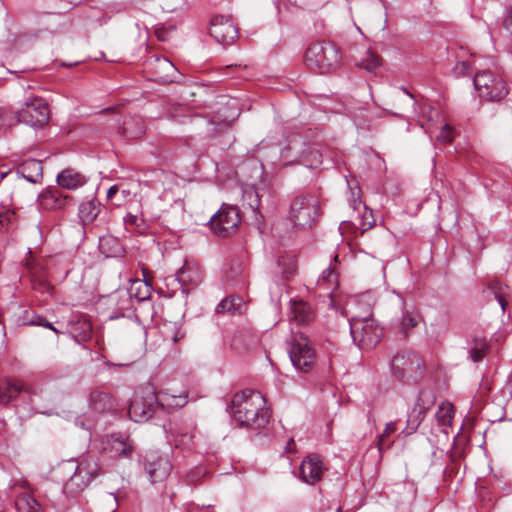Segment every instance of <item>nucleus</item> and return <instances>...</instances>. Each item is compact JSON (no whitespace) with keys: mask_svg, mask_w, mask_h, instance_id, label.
Returning a JSON list of instances; mask_svg holds the SVG:
<instances>
[{"mask_svg":"<svg viewBox=\"0 0 512 512\" xmlns=\"http://www.w3.org/2000/svg\"><path fill=\"white\" fill-rule=\"evenodd\" d=\"M229 411L235 422L252 430L264 428L271 417L263 395L259 391L250 389L233 396Z\"/></svg>","mask_w":512,"mask_h":512,"instance_id":"f257e3e1","label":"nucleus"},{"mask_svg":"<svg viewBox=\"0 0 512 512\" xmlns=\"http://www.w3.org/2000/svg\"><path fill=\"white\" fill-rule=\"evenodd\" d=\"M321 215L319 197L313 193L296 195L290 204L289 220L297 228H311Z\"/></svg>","mask_w":512,"mask_h":512,"instance_id":"f03ea898","label":"nucleus"},{"mask_svg":"<svg viewBox=\"0 0 512 512\" xmlns=\"http://www.w3.org/2000/svg\"><path fill=\"white\" fill-rule=\"evenodd\" d=\"M349 324L352 340L360 349H371L380 342L383 329L372 317L370 308L364 317H351Z\"/></svg>","mask_w":512,"mask_h":512,"instance_id":"7ed1b4c3","label":"nucleus"},{"mask_svg":"<svg viewBox=\"0 0 512 512\" xmlns=\"http://www.w3.org/2000/svg\"><path fill=\"white\" fill-rule=\"evenodd\" d=\"M339 62V50L329 41L311 43L305 52V64L307 67L320 73H326L336 68Z\"/></svg>","mask_w":512,"mask_h":512,"instance_id":"20e7f679","label":"nucleus"},{"mask_svg":"<svg viewBox=\"0 0 512 512\" xmlns=\"http://www.w3.org/2000/svg\"><path fill=\"white\" fill-rule=\"evenodd\" d=\"M101 468L96 456L88 455L78 463L74 474L65 484L64 490L75 495L84 490L90 482L100 474Z\"/></svg>","mask_w":512,"mask_h":512,"instance_id":"39448f33","label":"nucleus"},{"mask_svg":"<svg viewBox=\"0 0 512 512\" xmlns=\"http://www.w3.org/2000/svg\"><path fill=\"white\" fill-rule=\"evenodd\" d=\"M391 304L396 308L390 319V325L404 337L418 325L419 314L413 305H408L400 294L394 293L390 299Z\"/></svg>","mask_w":512,"mask_h":512,"instance_id":"423d86ee","label":"nucleus"},{"mask_svg":"<svg viewBox=\"0 0 512 512\" xmlns=\"http://www.w3.org/2000/svg\"><path fill=\"white\" fill-rule=\"evenodd\" d=\"M391 370L401 380H416L422 375L423 359L411 350L398 352L390 362Z\"/></svg>","mask_w":512,"mask_h":512,"instance_id":"0eeeda50","label":"nucleus"},{"mask_svg":"<svg viewBox=\"0 0 512 512\" xmlns=\"http://www.w3.org/2000/svg\"><path fill=\"white\" fill-rule=\"evenodd\" d=\"M18 122H22L33 128H41L50 118L47 102L40 97L28 98L20 109L16 111Z\"/></svg>","mask_w":512,"mask_h":512,"instance_id":"6e6552de","label":"nucleus"},{"mask_svg":"<svg viewBox=\"0 0 512 512\" xmlns=\"http://www.w3.org/2000/svg\"><path fill=\"white\" fill-rule=\"evenodd\" d=\"M473 83L479 92V96L488 101H500L508 94V89L503 79L495 77L489 71L477 72Z\"/></svg>","mask_w":512,"mask_h":512,"instance_id":"1a4fd4ad","label":"nucleus"},{"mask_svg":"<svg viewBox=\"0 0 512 512\" xmlns=\"http://www.w3.org/2000/svg\"><path fill=\"white\" fill-rule=\"evenodd\" d=\"M293 366L302 372H309L316 363V353L306 337L294 339L289 349Z\"/></svg>","mask_w":512,"mask_h":512,"instance_id":"9d476101","label":"nucleus"},{"mask_svg":"<svg viewBox=\"0 0 512 512\" xmlns=\"http://www.w3.org/2000/svg\"><path fill=\"white\" fill-rule=\"evenodd\" d=\"M172 463L167 453L152 451L147 453L144 459V469L151 483L162 482L167 479L172 471Z\"/></svg>","mask_w":512,"mask_h":512,"instance_id":"9b49d317","label":"nucleus"},{"mask_svg":"<svg viewBox=\"0 0 512 512\" xmlns=\"http://www.w3.org/2000/svg\"><path fill=\"white\" fill-rule=\"evenodd\" d=\"M293 152L295 159L309 168H316L322 164V154L315 149H311L308 143L301 137L295 136L289 142L287 149L282 151V156L287 157L288 152Z\"/></svg>","mask_w":512,"mask_h":512,"instance_id":"f8f14e48","label":"nucleus"},{"mask_svg":"<svg viewBox=\"0 0 512 512\" xmlns=\"http://www.w3.org/2000/svg\"><path fill=\"white\" fill-rule=\"evenodd\" d=\"M159 407L156 394L148 391L145 395L135 394L129 406V416L134 422H144L150 419Z\"/></svg>","mask_w":512,"mask_h":512,"instance_id":"ddd939ff","label":"nucleus"},{"mask_svg":"<svg viewBox=\"0 0 512 512\" xmlns=\"http://www.w3.org/2000/svg\"><path fill=\"white\" fill-rule=\"evenodd\" d=\"M211 227L220 237H227L233 233L240 223L237 207L223 205L210 219Z\"/></svg>","mask_w":512,"mask_h":512,"instance_id":"4468645a","label":"nucleus"},{"mask_svg":"<svg viewBox=\"0 0 512 512\" xmlns=\"http://www.w3.org/2000/svg\"><path fill=\"white\" fill-rule=\"evenodd\" d=\"M210 35L222 45H230L238 38V27L232 18L217 15L212 18Z\"/></svg>","mask_w":512,"mask_h":512,"instance_id":"2eb2a0df","label":"nucleus"},{"mask_svg":"<svg viewBox=\"0 0 512 512\" xmlns=\"http://www.w3.org/2000/svg\"><path fill=\"white\" fill-rule=\"evenodd\" d=\"M327 467L317 454H309L303 458L299 466V479L308 484L315 485L322 477Z\"/></svg>","mask_w":512,"mask_h":512,"instance_id":"dca6fc26","label":"nucleus"},{"mask_svg":"<svg viewBox=\"0 0 512 512\" xmlns=\"http://www.w3.org/2000/svg\"><path fill=\"white\" fill-rule=\"evenodd\" d=\"M25 266L30 274L32 286L41 293H50L51 285L47 278V268L43 261L35 258L29 250Z\"/></svg>","mask_w":512,"mask_h":512,"instance_id":"f3484780","label":"nucleus"},{"mask_svg":"<svg viewBox=\"0 0 512 512\" xmlns=\"http://www.w3.org/2000/svg\"><path fill=\"white\" fill-rule=\"evenodd\" d=\"M225 282L234 288H243L246 285V276L243 263L238 260H232L224 271Z\"/></svg>","mask_w":512,"mask_h":512,"instance_id":"a211bd4d","label":"nucleus"},{"mask_svg":"<svg viewBox=\"0 0 512 512\" xmlns=\"http://www.w3.org/2000/svg\"><path fill=\"white\" fill-rule=\"evenodd\" d=\"M288 317L298 324H308L313 320L314 312L308 303L302 300H293L290 301Z\"/></svg>","mask_w":512,"mask_h":512,"instance_id":"6ab92c4d","label":"nucleus"},{"mask_svg":"<svg viewBox=\"0 0 512 512\" xmlns=\"http://www.w3.org/2000/svg\"><path fill=\"white\" fill-rule=\"evenodd\" d=\"M105 449L109 451L111 457H128L133 451V445L129 437L112 434Z\"/></svg>","mask_w":512,"mask_h":512,"instance_id":"aec40b11","label":"nucleus"},{"mask_svg":"<svg viewBox=\"0 0 512 512\" xmlns=\"http://www.w3.org/2000/svg\"><path fill=\"white\" fill-rule=\"evenodd\" d=\"M87 178L73 168H66L57 175V183L67 190H75L82 187Z\"/></svg>","mask_w":512,"mask_h":512,"instance_id":"412c9836","label":"nucleus"},{"mask_svg":"<svg viewBox=\"0 0 512 512\" xmlns=\"http://www.w3.org/2000/svg\"><path fill=\"white\" fill-rule=\"evenodd\" d=\"M68 196H64L58 189H47L39 195V204L47 210H60L66 205Z\"/></svg>","mask_w":512,"mask_h":512,"instance_id":"4be33fe9","label":"nucleus"},{"mask_svg":"<svg viewBox=\"0 0 512 512\" xmlns=\"http://www.w3.org/2000/svg\"><path fill=\"white\" fill-rule=\"evenodd\" d=\"M16 174L31 183H37L43 176L42 163L36 159H28L17 168Z\"/></svg>","mask_w":512,"mask_h":512,"instance_id":"5701e85b","label":"nucleus"},{"mask_svg":"<svg viewBox=\"0 0 512 512\" xmlns=\"http://www.w3.org/2000/svg\"><path fill=\"white\" fill-rule=\"evenodd\" d=\"M119 133L126 139H136L141 137L145 133V126L142 117L129 116L125 118L122 126L119 127Z\"/></svg>","mask_w":512,"mask_h":512,"instance_id":"b1692460","label":"nucleus"},{"mask_svg":"<svg viewBox=\"0 0 512 512\" xmlns=\"http://www.w3.org/2000/svg\"><path fill=\"white\" fill-rule=\"evenodd\" d=\"M30 393L20 381L6 380L0 384V405L8 404L15 399L21 392Z\"/></svg>","mask_w":512,"mask_h":512,"instance_id":"393cba45","label":"nucleus"},{"mask_svg":"<svg viewBox=\"0 0 512 512\" xmlns=\"http://www.w3.org/2000/svg\"><path fill=\"white\" fill-rule=\"evenodd\" d=\"M69 332L77 342H86L91 338L92 325L82 317L69 323Z\"/></svg>","mask_w":512,"mask_h":512,"instance_id":"a878e982","label":"nucleus"},{"mask_svg":"<svg viewBox=\"0 0 512 512\" xmlns=\"http://www.w3.org/2000/svg\"><path fill=\"white\" fill-rule=\"evenodd\" d=\"M100 212V204L96 200L82 202L79 206L78 217L83 226L91 224Z\"/></svg>","mask_w":512,"mask_h":512,"instance_id":"bb28decb","label":"nucleus"},{"mask_svg":"<svg viewBox=\"0 0 512 512\" xmlns=\"http://www.w3.org/2000/svg\"><path fill=\"white\" fill-rule=\"evenodd\" d=\"M246 307L245 302L240 296H229L223 299L216 307V312L220 313H243Z\"/></svg>","mask_w":512,"mask_h":512,"instance_id":"cd10ccee","label":"nucleus"},{"mask_svg":"<svg viewBox=\"0 0 512 512\" xmlns=\"http://www.w3.org/2000/svg\"><path fill=\"white\" fill-rule=\"evenodd\" d=\"M113 401L109 394L102 391H93L90 394L89 407L95 412H105L111 409Z\"/></svg>","mask_w":512,"mask_h":512,"instance_id":"c85d7f7f","label":"nucleus"},{"mask_svg":"<svg viewBox=\"0 0 512 512\" xmlns=\"http://www.w3.org/2000/svg\"><path fill=\"white\" fill-rule=\"evenodd\" d=\"M436 420L438 425L441 427L442 432L448 434L447 428L452 426L454 418V407L451 403H442L436 412Z\"/></svg>","mask_w":512,"mask_h":512,"instance_id":"c756f323","label":"nucleus"},{"mask_svg":"<svg viewBox=\"0 0 512 512\" xmlns=\"http://www.w3.org/2000/svg\"><path fill=\"white\" fill-rule=\"evenodd\" d=\"M17 512H42V508L37 500L29 493L18 495L15 500Z\"/></svg>","mask_w":512,"mask_h":512,"instance_id":"7c9ffc66","label":"nucleus"},{"mask_svg":"<svg viewBox=\"0 0 512 512\" xmlns=\"http://www.w3.org/2000/svg\"><path fill=\"white\" fill-rule=\"evenodd\" d=\"M427 408L424 404L420 403V399L417 401L412 411L408 415L407 429L408 433H413L417 430L421 422L426 415Z\"/></svg>","mask_w":512,"mask_h":512,"instance_id":"2f4dec72","label":"nucleus"},{"mask_svg":"<svg viewBox=\"0 0 512 512\" xmlns=\"http://www.w3.org/2000/svg\"><path fill=\"white\" fill-rule=\"evenodd\" d=\"M127 292L131 295L132 299L135 298L138 302H142L150 298L151 285L146 281L134 280Z\"/></svg>","mask_w":512,"mask_h":512,"instance_id":"473e14b6","label":"nucleus"},{"mask_svg":"<svg viewBox=\"0 0 512 512\" xmlns=\"http://www.w3.org/2000/svg\"><path fill=\"white\" fill-rule=\"evenodd\" d=\"M112 300L116 301V307L119 313L116 316H111V318L125 316L126 312L133 309L132 297L127 291L117 292L112 296Z\"/></svg>","mask_w":512,"mask_h":512,"instance_id":"72a5a7b5","label":"nucleus"},{"mask_svg":"<svg viewBox=\"0 0 512 512\" xmlns=\"http://www.w3.org/2000/svg\"><path fill=\"white\" fill-rule=\"evenodd\" d=\"M99 248L102 253L109 257H116L122 254L123 248L119 241L113 237L100 238Z\"/></svg>","mask_w":512,"mask_h":512,"instance_id":"f704fd0d","label":"nucleus"},{"mask_svg":"<svg viewBox=\"0 0 512 512\" xmlns=\"http://www.w3.org/2000/svg\"><path fill=\"white\" fill-rule=\"evenodd\" d=\"M357 65L370 73H375L376 70L381 66V60L375 52H373L371 49H367L362 59L357 62Z\"/></svg>","mask_w":512,"mask_h":512,"instance_id":"c9c22d12","label":"nucleus"},{"mask_svg":"<svg viewBox=\"0 0 512 512\" xmlns=\"http://www.w3.org/2000/svg\"><path fill=\"white\" fill-rule=\"evenodd\" d=\"M16 123H18L17 113L5 107H0V133L5 132Z\"/></svg>","mask_w":512,"mask_h":512,"instance_id":"e433bc0d","label":"nucleus"},{"mask_svg":"<svg viewBox=\"0 0 512 512\" xmlns=\"http://www.w3.org/2000/svg\"><path fill=\"white\" fill-rule=\"evenodd\" d=\"M191 274H196V271H191L184 266L176 274L183 293H188L189 289L196 285V283H192Z\"/></svg>","mask_w":512,"mask_h":512,"instance_id":"4c0bfd02","label":"nucleus"},{"mask_svg":"<svg viewBox=\"0 0 512 512\" xmlns=\"http://www.w3.org/2000/svg\"><path fill=\"white\" fill-rule=\"evenodd\" d=\"M278 266L282 269L281 273L284 278H289L296 269L295 258L292 255L281 256L278 259Z\"/></svg>","mask_w":512,"mask_h":512,"instance_id":"58836bf2","label":"nucleus"},{"mask_svg":"<svg viewBox=\"0 0 512 512\" xmlns=\"http://www.w3.org/2000/svg\"><path fill=\"white\" fill-rule=\"evenodd\" d=\"M488 345L485 340L475 341L474 347L470 351V358L474 363L481 361L486 355Z\"/></svg>","mask_w":512,"mask_h":512,"instance_id":"ea45409f","label":"nucleus"},{"mask_svg":"<svg viewBox=\"0 0 512 512\" xmlns=\"http://www.w3.org/2000/svg\"><path fill=\"white\" fill-rule=\"evenodd\" d=\"M336 278L337 277L335 272L331 268H327L322 272L318 280V285L323 286L325 289L329 290L336 283Z\"/></svg>","mask_w":512,"mask_h":512,"instance_id":"a19ab883","label":"nucleus"},{"mask_svg":"<svg viewBox=\"0 0 512 512\" xmlns=\"http://www.w3.org/2000/svg\"><path fill=\"white\" fill-rule=\"evenodd\" d=\"M207 475V471L203 467H195L191 469L186 475L185 480L188 484L196 485L199 483L205 476Z\"/></svg>","mask_w":512,"mask_h":512,"instance_id":"79ce46f5","label":"nucleus"},{"mask_svg":"<svg viewBox=\"0 0 512 512\" xmlns=\"http://www.w3.org/2000/svg\"><path fill=\"white\" fill-rule=\"evenodd\" d=\"M490 288L494 293L495 299L498 301L499 305L501 306V309L503 311H505L506 305H507L505 290L507 289V287L502 286L499 283H495Z\"/></svg>","mask_w":512,"mask_h":512,"instance_id":"37998d69","label":"nucleus"},{"mask_svg":"<svg viewBox=\"0 0 512 512\" xmlns=\"http://www.w3.org/2000/svg\"><path fill=\"white\" fill-rule=\"evenodd\" d=\"M124 222L126 225L134 226L139 233L144 234L146 232V225L144 220L136 215L128 214L124 217Z\"/></svg>","mask_w":512,"mask_h":512,"instance_id":"c03bdc74","label":"nucleus"},{"mask_svg":"<svg viewBox=\"0 0 512 512\" xmlns=\"http://www.w3.org/2000/svg\"><path fill=\"white\" fill-rule=\"evenodd\" d=\"M454 136V129L450 125L445 124L442 127L440 133L436 136V140L440 143L446 144L450 143L453 140Z\"/></svg>","mask_w":512,"mask_h":512,"instance_id":"a18cd8bd","label":"nucleus"},{"mask_svg":"<svg viewBox=\"0 0 512 512\" xmlns=\"http://www.w3.org/2000/svg\"><path fill=\"white\" fill-rule=\"evenodd\" d=\"M26 323H28L30 325L46 327V328L54 331L55 333H59V330L57 328H55L50 322H48L46 319H44L43 317H41L39 315H34L32 317V319L27 320Z\"/></svg>","mask_w":512,"mask_h":512,"instance_id":"49530a36","label":"nucleus"},{"mask_svg":"<svg viewBox=\"0 0 512 512\" xmlns=\"http://www.w3.org/2000/svg\"><path fill=\"white\" fill-rule=\"evenodd\" d=\"M421 113H422V117H424L427 120V122L433 121L434 118H436L438 116L437 110L427 104H425L421 107Z\"/></svg>","mask_w":512,"mask_h":512,"instance_id":"de8ad7c7","label":"nucleus"},{"mask_svg":"<svg viewBox=\"0 0 512 512\" xmlns=\"http://www.w3.org/2000/svg\"><path fill=\"white\" fill-rule=\"evenodd\" d=\"M14 213L10 210H2L0 211V228L7 227L13 220Z\"/></svg>","mask_w":512,"mask_h":512,"instance_id":"09e8293b","label":"nucleus"},{"mask_svg":"<svg viewBox=\"0 0 512 512\" xmlns=\"http://www.w3.org/2000/svg\"><path fill=\"white\" fill-rule=\"evenodd\" d=\"M503 28L512 35V6L506 11L503 19Z\"/></svg>","mask_w":512,"mask_h":512,"instance_id":"8fccbe9b","label":"nucleus"},{"mask_svg":"<svg viewBox=\"0 0 512 512\" xmlns=\"http://www.w3.org/2000/svg\"><path fill=\"white\" fill-rule=\"evenodd\" d=\"M387 438L388 437H383L381 435L379 436L377 447H378V451L380 453H382L385 449H388L393 443V442H388Z\"/></svg>","mask_w":512,"mask_h":512,"instance_id":"3c124183","label":"nucleus"},{"mask_svg":"<svg viewBox=\"0 0 512 512\" xmlns=\"http://www.w3.org/2000/svg\"><path fill=\"white\" fill-rule=\"evenodd\" d=\"M397 430L396 422H389L386 424L385 429L381 436L383 437H389L391 434H393Z\"/></svg>","mask_w":512,"mask_h":512,"instance_id":"603ef678","label":"nucleus"},{"mask_svg":"<svg viewBox=\"0 0 512 512\" xmlns=\"http://www.w3.org/2000/svg\"><path fill=\"white\" fill-rule=\"evenodd\" d=\"M245 195H246V196H248V197H250V198H251V197H254V198H255V199H254V204H253V203H250V206H251V207H256V208H257V207H258V202H259L257 193H256L255 191H253V190H249V191H246V192H245Z\"/></svg>","mask_w":512,"mask_h":512,"instance_id":"864d4df0","label":"nucleus"},{"mask_svg":"<svg viewBox=\"0 0 512 512\" xmlns=\"http://www.w3.org/2000/svg\"><path fill=\"white\" fill-rule=\"evenodd\" d=\"M294 450H295V442H294V439H292V438H291V439H289V441L287 442V445H286V447H285V451H286L287 453H292V452H294Z\"/></svg>","mask_w":512,"mask_h":512,"instance_id":"5fc2aeb1","label":"nucleus"},{"mask_svg":"<svg viewBox=\"0 0 512 512\" xmlns=\"http://www.w3.org/2000/svg\"><path fill=\"white\" fill-rule=\"evenodd\" d=\"M118 192L117 186H111L107 191V198L112 199L114 195Z\"/></svg>","mask_w":512,"mask_h":512,"instance_id":"6e6d98bb","label":"nucleus"},{"mask_svg":"<svg viewBox=\"0 0 512 512\" xmlns=\"http://www.w3.org/2000/svg\"><path fill=\"white\" fill-rule=\"evenodd\" d=\"M238 336H235L231 342V347L237 351H241V348L238 346Z\"/></svg>","mask_w":512,"mask_h":512,"instance_id":"4d7b16f0","label":"nucleus"},{"mask_svg":"<svg viewBox=\"0 0 512 512\" xmlns=\"http://www.w3.org/2000/svg\"><path fill=\"white\" fill-rule=\"evenodd\" d=\"M184 337V334L181 333L180 331H177L176 334L172 337V340L174 342H177L179 341L180 339H182Z\"/></svg>","mask_w":512,"mask_h":512,"instance_id":"13d9d810","label":"nucleus"},{"mask_svg":"<svg viewBox=\"0 0 512 512\" xmlns=\"http://www.w3.org/2000/svg\"><path fill=\"white\" fill-rule=\"evenodd\" d=\"M461 67H462V72L466 73L470 66L467 62H462Z\"/></svg>","mask_w":512,"mask_h":512,"instance_id":"bf43d9fd","label":"nucleus"},{"mask_svg":"<svg viewBox=\"0 0 512 512\" xmlns=\"http://www.w3.org/2000/svg\"><path fill=\"white\" fill-rule=\"evenodd\" d=\"M370 299H371V296H370V294H369V293H367V294H363V295L361 296L360 301H368V300H370Z\"/></svg>","mask_w":512,"mask_h":512,"instance_id":"052dcab7","label":"nucleus"},{"mask_svg":"<svg viewBox=\"0 0 512 512\" xmlns=\"http://www.w3.org/2000/svg\"><path fill=\"white\" fill-rule=\"evenodd\" d=\"M8 174L7 171L0 170V182L3 180V178Z\"/></svg>","mask_w":512,"mask_h":512,"instance_id":"680f3d73","label":"nucleus"},{"mask_svg":"<svg viewBox=\"0 0 512 512\" xmlns=\"http://www.w3.org/2000/svg\"><path fill=\"white\" fill-rule=\"evenodd\" d=\"M179 399H180V400H183V401H182V403L177 402V403H176V405H180V406H182V405H184V404L186 403V397H181V396H179Z\"/></svg>","mask_w":512,"mask_h":512,"instance_id":"e2e57ef3","label":"nucleus"},{"mask_svg":"<svg viewBox=\"0 0 512 512\" xmlns=\"http://www.w3.org/2000/svg\"><path fill=\"white\" fill-rule=\"evenodd\" d=\"M76 424H77V425H80L82 428H85V424H84V422H83V421L77 420V421H76Z\"/></svg>","mask_w":512,"mask_h":512,"instance_id":"0e129e2a","label":"nucleus"},{"mask_svg":"<svg viewBox=\"0 0 512 512\" xmlns=\"http://www.w3.org/2000/svg\"><path fill=\"white\" fill-rule=\"evenodd\" d=\"M402 90L412 99L413 96L410 94L405 88H402Z\"/></svg>","mask_w":512,"mask_h":512,"instance_id":"69168bd1","label":"nucleus"},{"mask_svg":"<svg viewBox=\"0 0 512 512\" xmlns=\"http://www.w3.org/2000/svg\"><path fill=\"white\" fill-rule=\"evenodd\" d=\"M231 68H238L237 65L233 66V65H230V66H227V69H231Z\"/></svg>","mask_w":512,"mask_h":512,"instance_id":"338daca9","label":"nucleus"},{"mask_svg":"<svg viewBox=\"0 0 512 512\" xmlns=\"http://www.w3.org/2000/svg\"><path fill=\"white\" fill-rule=\"evenodd\" d=\"M164 62H165L167 65L171 66V67L173 66V65H172L168 60H166V59L164 60Z\"/></svg>","mask_w":512,"mask_h":512,"instance_id":"774afa93","label":"nucleus"}]
</instances>
